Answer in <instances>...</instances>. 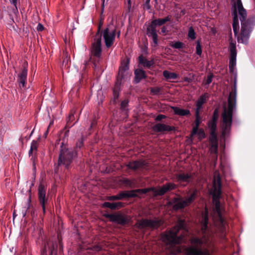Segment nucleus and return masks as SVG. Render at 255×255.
Here are the masks:
<instances>
[{
    "label": "nucleus",
    "mask_w": 255,
    "mask_h": 255,
    "mask_svg": "<svg viewBox=\"0 0 255 255\" xmlns=\"http://www.w3.org/2000/svg\"><path fill=\"white\" fill-rule=\"evenodd\" d=\"M237 102V85L234 82L232 91L230 93L228 99V108L224 107V112L222 114L223 119L222 133L226 134L230 130L233 122L234 111L236 108Z\"/></svg>",
    "instance_id": "nucleus-1"
},
{
    "label": "nucleus",
    "mask_w": 255,
    "mask_h": 255,
    "mask_svg": "<svg viewBox=\"0 0 255 255\" xmlns=\"http://www.w3.org/2000/svg\"><path fill=\"white\" fill-rule=\"evenodd\" d=\"M214 193L213 195V200L215 203V209L217 214L218 225L221 236L224 238L226 235V222L223 216L220 199L222 194L221 178L219 174L214 177Z\"/></svg>",
    "instance_id": "nucleus-2"
},
{
    "label": "nucleus",
    "mask_w": 255,
    "mask_h": 255,
    "mask_svg": "<svg viewBox=\"0 0 255 255\" xmlns=\"http://www.w3.org/2000/svg\"><path fill=\"white\" fill-rule=\"evenodd\" d=\"M239 7L240 9L241 29L240 35L237 37V40L239 43L247 44L251 33L255 25V18L252 17L246 19L247 16L246 10L244 8L243 5H241V4H239Z\"/></svg>",
    "instance_id": "nucleus-3"
},
{
    "label": "nucleus",
    "mask_w": 255,
    "mask_h": 255,
    "mask_svg": "<svg viewBox=\"0 0 255 255\" xmlns=\"http://www.w3.org/2000/svg\"><path fill=\"white\" fill-rule=\"evenodd\" d=\"M192 246L186 250L187 255H211L207 248L209 247V240L205 236L202 238L193 237L190 239Z\"/></svg>",
    "instance_id": "nucleus-4"
},
{
    "label": "nucleus",
    "mask_w": 255,
    "mask_h": 255,
    "mask_svg": "<svg viewBox=\"0 0 255 255\" xmlns=\"http://www.w3.org/2000/svg\"><path fill=\"white\" fill-rule=\"evenodd\" d=\"M186 228L185 221L181 219H178L174 227L163 235L164 240L171 246L181 244L184 240V236H178V234L180 230H186Z\"/></svg>",
    "instance_id": "nucleus-5"
},
{
    "label": "nucleus",
    "mask_w": 255,
    "mask_h": 255,
    "mask_svg": "<svg viewBox=\"0 0 255 255\" xmlns=\"http://www.w3.org/2000/svg\"><path fill=\"white\" fill-rule=\"evenodd\" d=\"M129 68V60H124L119 68V72L117 76L116 81L115 82L114 88L113 89L114 101L113 102L116 104L119 97L120 92L121 91V86L123 79H124L126 72Z\"/></svg>",
    "instance_id": "nucleus-6"
},
{
    "label": "nucleus",
    "mask_w": 255,
    "mask_h": 255,
    "mask_svg": "<svg viewBox=\"0 0 255 255\" xmlns=\"http://www.w3.org/2000/svg\"><path fill=\"white\" fill-rule=\"evenodd\" d=\"M76 155L77 152L73 149L62 147L59 155L58 165L54 168L55 172L57 173L58 166L62 164L65 165L66 169H68Z\"/></svg>",
    "instance_id": "nucleus-7"
},
{
    "label": "nucleus",
    "mask_w": 255,
    "mask_h": 255,
    "mask_svg": "<svg viewBox=\"0 0 255 255\" xmlns=\"http://www.w3.org/2000/svg\"><path fill=\"white\" fill-rule=\"evenodd\" d=\"M58 243L61 252L63 247L58 235L56 238L44 241L41 246L40 255H57Z\"/></svg>",
    "instance_id": "nucleus-8"
},
{
    "label": "nucleus",
    "mask_w": 255,
    "mask_h": 255,
    "mask_svg": "<svg viewBox=\"0 0 255 255\" xmlns=\"http://www.w3.org/2000/svg\"><path fill=\"white\" fill-rule=\"evenodd\" d=\"M163 224V221L158 218L155 217L154 219H142L138 220L135 224V227L139 230L149 228L156 229Z\"/></svg>",
    "instance_id": "nucleus-9"
},
{
    "label": "nucleus",
    "mask_w": 255,
    "mask_h": 255,
    "mask_svg": "<svg viewBox=\"0 0 255 255\" xmlns=\"http://www.w3.org/2000/svg\"><path fill=\"white\" fill-rule=\"evenodd\" d=\"M116 34V28L112 24L107 25V27L104 29L102 33L105 46L107 48L111 47L115 40Z\"/></svg>",
    "instance_id": "nucleus-10"
},
{
    "label": "nucleus",
    "mask_w": 255,
    "mask_h": 255,
    "mask_svg": "<svg viewBox=\"0 0 255 255\" xmlns=\"http://www.w3.org/2000/svg\"><path fill=\"white\" fill-rule=\"evenodd\" d=\"M105 217L109 219L110 221L123 226L128 224L130 221L128 216L121 212L114 214H106L105 215Z\"/></svg>",
    "instance_id": "nucleus-11"
},
{
    "label": "nucleus",
    "mask_w": 255,
    "mask_h": 255,
    "mask_svg": "<svg viewBox=\"0 0 255 255\" xmlns=\"http://www.w3.org/2000/svg\"><path fill=\"white\" fill-rule=\"evenodd\" d=\"M46 187L43 184L40 183L38 188V199L44 214L48 204V199L46 197Z\"/></svg>",
    "instance_id": "nucleus-12"
},
{
    "label": "nucleus",
    "mask_w": 255,
    "mask_h": 255,
    "mask_svg": "<svg viewBox=\"0 0 255 255\" xmlns=\"http://www.w3.org/2000/svg\"><path fill=\"white\" fill-rule=\"evenodd\" d=\"M128 169L133 171L148 170L149 164L145 160L142 159L132 160L126 164Z\"/></svg>",
    "instance_id": "nucleus-13"
},
{
    "label": "nucleus",
    "mask_w": 255,
    "mask_h": 255,
    "mask_svg": "<svg viewBox=\"0 0 255 255\" xmlns=\"http://www.w3.org/2000/svg\"><path fill=\"white\" fill-rule=\"evenodd\" d=\"M230 60L229 68L230 73H233L236 65L237 48L236 42H230L229 45Z\"/></svg>",
    "instance_id": "nucleus-14"
},
{
    "label": "nucleus",
    "mask_w": 255,
    "mask_h": 255,
    "mask_svg": "<svg viewBox=\"0 0 255 255\" xmlns=\"http://www.w3.org/2000/svg\"><path fill=\"white\" fill-rule=\"evenodd\" d=\"M169 204L172 206L173 210L175 211L183 210L188 206L185 200L180 196L173 198Z\"/></svg>",
    "instance_id": "nucleus-15"
},
{
    "label": "nucleus",
    "mask_w": 255,
    "mask_h": 255,
    "mask_svg": "<svg viewBox=\"0 0 255 255\" xmlns=\"http://www.w3.org/2000/svg\"><path fill=\"white\" fill-rule=\"evenodd\" d=\"M94 41L92 44L91 53L93 56L98 58H101L102 54V37L95 36Z\"/></svg>",
    "instance_id": "nucleus-16"
},
{
    "label": "nucleus",
    "mask_w": 255,
    "mask_h": 255,
    "mask_svg": "<svg viewBox=\"0 0 255 255\" xmlns=\"http://www.w3.org/2000/svg\"><path fill=\"white\" fill-rule=\"evenodd\" d=\"M176 188V185L173 183L168 182L164 184L161 187L156 188L154 187L153 191V195L155 197L164 195L167 192Z\"/></svg>",
    "instance_id": "nucleus-17"
},
{
    "label": "nucleus",
    "mask_w": 255,
    "mask_h": 255,
    "mask_svg": "<svg viewBox=\"0 0 255 255\" xmlns=\"http://www.w3.org/2000/svg\"><path fill=\"white\" fill-rule=\"evenodd\" d=\"M153 130L155 132H163L165 131H172L176 130V128L173 126L162 124H156L152 128Z\"/></svg>",
    "instance_id": "nucleus-18"
},
{
    "label": "nucleus",
    "mask_w": 255,
    "mask_h": 255,
    "mask_svg": "<svg viewBox=\"0 0 255 255\" xmlns=\"http://www.w3.org/2000/svg\"><path fill=\"white\" fill-rule=\"evenodd\" d=\"M27 68L24 67L21 71L18 74L17 82L20 88L25 87L27 81Z\"/></svg>",
    "instance_id": "nucleus-19"
},
{
    "label": "nucleus",
    "mask_w": 255,
    "mask_h": 255,
    "mask_svg": "<svg viewBox=\"0 0 255 255\" xmlns=\"http://www.w3.org/2000/svg\"><path fill=\"white\" fill-rule=\"evenodd\" d=\"M146 34L149 37H151L152 40V46L156 47L158 44V35L156 28H153L147 26L146 28Z\"/></svg>",
    "instance_id": "nucleus-20"
},
{
    "label": "nucleus",
    "mask_w": 255,
    "mask_h": 255,
    "mask_svg": "<svg viewBox=\"0 0 255 255\" xmlns=\"http://www.w3.org/2000/svg\"><path fill=\"white\" fill-rule=\"evenodd\" d=\"M241 4L243 5L241 0H237L236 1L234 2L233 5V12L232 15L233 16V22L239 23L238 13L240 15V9L239 5Z\"/></svg>",
    "instance_id": "nucleus-21"
},
{
    "label": "nucleus",
    "mask_w": 255,
    "mask_h": 255,
    "mask_svg": "<svg viewBox=\"0 0 255 255\" xmlns=\"http://www.w3.org/2000/svg\"><path fill=\"white\" fill-rule=\"evenodd\" d=\"M170 20L171 16L168 15L164 18H158L153 20L148 26L152 27L153 28H156L157 26H161L166 22L170 21Z\"/></svg>",
    "instance_id": "nucleus-22"
},
{
    "label": "nucleus",
    "mask_w": 255,
    "mask_h": 255,
    "mask_svg": "<svg viewBox=\"0 0 255 255\" xmlns=\"http://www.w3.org/2000/svg\"><path fill=\"white\" fill-rule=\"evenodd\" d=\"M134 79L133 82L135 84L139 83L141 80L147 78L145 72L142 69L138 68L134 70Z\"/></svg>",
    "instance_id": "nucleus-23"
},
{
    "label": "nucleus",
    "mask_w": 255,
    "mask_h": 255,
    "mask_svg": "<svg viewBox=\"0 0 255 255\" xmlns=\"http://www.w3.org/2000/svg\"><path fill=\"white\" fill-rule=\"evenodd\" d=\"M136 196L134 194H129L128 191H122L119 194L115 196H111L108 197V200L110 201L120 200L124 198H129L130 197Z\"/></svg>",
    "instance_id": "nucleus-24"
},
{
    "label": "nucleus",
    "mask_w": 255,
    "mask_h": 255,
    "mask_svg": "<svg viewBox=\"0 0 255 255\" xmlns=\"http://www.w3.org/2000/svg\"><path fill=\"white\" fill-rule=\"evenodd\" d=\"M153 190H154V187H152L146 188H144V189H135V190H130L128 192L129 194H134L135 195H136V196L130 197V198H136V197H139L138 194H145L149 192H153Z\"/></svg>",
    "instance_id": "nucleus-25"
},
{
    "label": "nucleus",
    "mask_w": 255,
    "mask_h": 255,
    "mask_svg": "<svg viewBox=\"0 0 255 255\" xmlns=\"http://www.w3.org/2000/svg\"><path fill=\"white\" fill-rule=\"evenodd\" d=\"M210 147V150L211 153L217 154L218 150V140L217 136L209 137V139Z\"/></svg>",
    "instance_id": "nucleus-26"
},
{
    "label": "nucleus",
    "mask_w": 255,
    "mask_h": 255,
    "mask_svg": "<svg viewBox=\"0 0 255 255\" xmlns=\"http://www.w3.org/2000/svg\"><path fill=\"white\" fill-rule=\"evenodd\" d=\"M209 98V96L207 93H205L200 96L196 103V111L200 112L203 105L206 102Z\"/></svg>",
    "instance_id": "nucleus-27"
},
{
    "label": "nucleus",
    "mask_w": 255,
    "mask_h": 255,
    "mask_svg": "<svg viewBox=\"0 0 255 255\" xmlns=\"http://www.w3.org/2000/svg\"><path fill=\"white\" fill-rule=\"evenodd\" d=\"M217 122L210 119L208 122L207 125L210 130V137L213 138L214 136H217L216 132Z\"/></svg>",
    "instance_id": "nucleus-28"
},
{
    "label": "nucleus",
    "mask_w": 255,
    "mask_h": 255,
    "mask_svg": "<svg viewBox=\"0 0 255 255\" xmlns=\"http://www.w3.org/2000/svg\"><path fill=\"white\" fill-rule=\"evenodd\" d=\"M138 60L139 64L142 65L144 68L149 69L154 64L153 59L151 60H148L142 55H140L138 57Z\"/></svg>",
    "instance_id": "nucleus-29"
},
{
    "label": "nucleus",
    "mask_w": 255,
    "mask_h": 255,
    "mask_svg": "<svg viewBox=\"0 0 255 255\" xmlns=\"http://www.w3.org/2000/svg\"><path fill=\"white\" fill-rule=\"evenodd\" d=\"M209 221L208 212L207 209L202 214V220L201 221V230L203 234H205L208 228Z\"/></svg>",
    "instance_id": "nucleus-30"
},
{
    "label": "nucleus",
    "mask_w": 255,
    "mask_h": 255,
    "mask_svg": "<svg viewBox=\"0 0 255 255\" xmlns=\"http://www.w3.org/2000/svg\"><path fill=\"white\" fill-rule=\"evenodd\" d=\"M176 178L178 182H185L189 183L192 178L191 174H185L184 173H180L175 175Z\"/></svg>",
    "instance_id": "nucleus-31"
},
{
    "label": "nucleus",
    "mask_w": 255,
    "mask_h": 255,
    "mask_svg": "<svg viewBox=\"0 0 255 255\" xmlns=\"http://www.w3.org/2000/svg\"><path fill=\"white\" fill-rule=\"evenodd\" d=\"M124 205V203L121 202L113 203L105 202L103 204V207L104 208H109L111 210H116L122 208Z\"/></svg>",
    "instance_id": "nucleus-32"
},
{
    "label": "nucleus",
    "mask_w": 255,
    "mask_h": 255,
    "mask_svg": "<svg viewBox=\"0 0 255 255\" xmlns=\"http://www.w3.org/2000/svg\"><path fill=\"white\" fill-rule=\"evenodd\" d=\"M201 122L202 118L200 116V112L195 111V126L193 128L192 131L191 133V136H193L194 134L197 132Z\"/></svg>",
    "instance_id": "nucleus-33"
},
{
    "label": "nucleus",
    "mask_w": 255,
    "mask_h": 255,
    "mask_svg": "<svg viewBox=\"0 0 255 255\" xmlns=\"http://www.w3.org/2000/svg\"><path fill=\"white\" fill-rule=\"evenodd\" d=\"M121 184L124 185L126 187L130 188H135L136 186V180L135 179H129L124 178L120 180Z\"/></svg>",
    "instance_id": "nucleus-34"
},
{
    "label": "nucleus",
    "mask_w": 255,
    "mask_h": 255,
    "mask_svg": "<svg viewBox=\"0 0 255 255\" xmlns=\"http://www.w3.org/2000/svg\"><path fill=\"white\" fill-rule=\"evenodd\" d=\"M172 110L174 114L180 116H189L190 115V112L187 109H182L177 107H172Z\"/></svg>",
    "instance_id": "nucleus-35"
},
{
    "label": "nucleus",
    "mask_w": 255,
    "mask_h": 255,
    "mask_svg": "<svg viewBox=\"0 0 255 255\" xmlns=\"http://www.w3.org/2000/svg\"><path fill=\"white\" fill-rule=\"evenodd\" d=\"M197 197V190L195 189L190 195V196L186 198L185 200L186 202H187V204L188 206H190L191 204H192L195 200L196 199Z\"/></svg>",
    "instance_id": "nucleus-36"
},
{
    "label": "nucleus",
    "mask_w": 255,
    "mask_h": 255,
    "mask_svg": "<svg viewBox=\"0 0 255 255\" xmlns=\"http://www.w3.org/2000/svg\"><path fill=\"white\" fill-rule=\"evenodd\" d=\"M163 76L166 79H173L176 80L178 78V75L174 72H170L167 70H165L163 72Z\"/></svg>",
    "instance_id": "nucleus-37"
},
{
    "label": "nucleus",
    "mask_w": 255,
    "mask_h": 255,
    "mask_svg": "<svg viewBox=\"0 0 255 255\" xmlns=\"http://www.w3.org/2000/svg\"><path fill=\"white\" fill-rule=\"evenodd\" d=\"M37 147H38L37 141L36 140H32V141L31 143L30 148V150L28 152V154H29V156H33V151H36L37 150Z\"/></svg>",
    "instance_id": "nucleus-38"
},
{
    "label": "nucleus",
    "mask_w": 255,
    "mask_h": 255,
    "mask_svg": "<svg viewBox=\"0 0 255 255\" xmlns=\"http://www.w3.org/2000/svg\"><path fill=\"white\" fill-rule=\"evenodd\" d=\"M170 46L173 48L180 49L184 47V44L180 41L171 42Z\"/></svg>",
    "instance_id": "nucleus-39"
},
{
    "label": "nucleus",
    "mask_w": 255,
    "mask_h": 255,
    "mask_svg": "<svg viewBox=\"0 0 255 255\" xmlns=\"http://www.w3.org/2000/svg\"><path fill=\"white\" fill-rule=\"evenodd\" d=\"M128 102L129 101L128 99H125L121 102L120 108L123 112H127V107L128 105Z\"/></svg>",
    "instance_id": "nucleus-40"
},
{
    "label": "nucleus",
    "mask_w": 255,
    "mask_h": 255,
    "mask_svg": "<svg viewBox=\"0 0 255 255\" xmlns=\"http://www.w3.org/2000/svg\"><path fill=\"white\" fill-rule=\"evenodd\" d=\"M196 53L198 55L200 56L202 53V46L200 43V41L199 40H198L196 41Z\"/></svg>",
    "instance_id": "nucleus-41"
},
{
    "label": "nucleus",
    "mask_w": 255,
    "mask_h": 255,
    "mask_svg": "<svg viewBox=\"0 0 255 255\" xmlns=\"http://www.w3.org/2000/svg\"><path fill=\"white\" fill-rule=\"evenodd\" d=\"M188 36L192 40H194L196 38V33L192 26L189 28Z\"/></svg>",
    "instance_id": "nucleus-42"
},
{
    "label": "nucleus",
    "mask_w": 255,
    "mask_h": 255,
    "mask_svg": "<svg viewBox=\"0 0 255 255\" xmlns=\"http://www.w3.org/2000/svg\"><path fill=\"white\" fill-rule=\"evenodd\" d=\"M195 134H198L199 135V138L201 140L204 138H205L206 135L205 133L203 128H199L198 129V131L193 135Z\"/></svg>",
    "instance_id": "nucleus-43"
},
{
    "label": "nucleus",
    "mask_w": 255,
    "mask_h": 255,
    "mask_svg": "<svg viewBox=\"0 0 255 255\" xmlns=\"http://www.w3.org/2000/svg\"><path fill=\"white\" fill-rule=\"evenodd\" d=\"M219 117V110L218 108H216L213 112L211 120L218 121Z\"/></svg>",
    "instance_id": "nucleus-44"
},
{
    "label": "nucleus",
    "mask_w": 255,
    "mask_h": 255,
    "mask_svg": "<svg viewBox=\"0 0 255 255\" xmlns=\"http://www.w3.org/2000/svg\"><path fill=\"white\" fill-rule=\"evenodd\" d=\"M83 145V138H81L80 139H79L76 143L75 148L74 149V150H75L76 152L77 153L78 148H81V147H82Z\"/></svg>",
    "instance_id": "nucleus-45"
},
{
    "label": "nucleus",
    "mask_w": 255,
    "mask_h": 255,
    "mask_svg": "<svg viewBox=\"0 0 255 255\" xmlns=\"http://www.w3.org/2000/svg\"><path fill=\"white\" fill-rule=\"evenodd\" d=\"M233 29L235 35L236 36L239 29V23L233 22Z\"/></svg>",
    "instance_id": "nucleus-46"
},
{
    "label": "nucleus",
    "mask_w": 255,
    "mask_h": 255,
    "mask_svg": "<svg viewBox=\"0 0 255 255\" xmlns=\"http://www.w3.org/2000/svg\"><path fill=\"white\" fill-rule=\"evenodd\" d=\"M102 25H103V22L100 21V22L98 25V30L95 35V36H101L102 37V33L103 31V30H102V29H101Z\"/></svg>",
    "instance_id": "nucleus-47"
},
{
    "label": "nucleus",
    "mask_w": 255,
    "mask_h": 255,
    "mask_svg": "<svg viewBox=\"0 0 255 255\" xmlns=\"http://www.w3.org/2000/svg\"><path fill=\"white\" fill-rule=\"evenodd\" d=\"M161 88L158 87H153L150 89V92L153 95H158L160 93Z\"/></svg>",
    "instance_id": "nucleus-48"
},
{
    "label": "nucleus",
    "mask_w": 255,
    "mask_h": 255,
    "mask_svg": "<svg viewBox=\"0 0 255 255\" xmlns=\"http://www.w3.org/2000/svg\"><path fill=\"white\" fill-rule=\"evenodd\" d=\"M213 77V75L212 74H210L207 76V78L206 79L205 84L209 85L212 81V78Z\"/></svg>",
    "instance_id": "nucleus-49"
},
{
    "label": "nucleus",
    "mask_w": 255,
    "mask_h": 255,
    "mask_svg": "<svg viewBox=\"0 0 255 255\" xmlns=\"http://www.w3.org/2000/svg\"><path fill=\"white\" fill-rule=\"evenodd\" d=\"M166 118V116L164 115L159 114L156 116L155 119V121L156 122H160L163 119Z\"/></svg>",
    "instance_id": "nucleus-50"
},
{
    "label": "nucleus",
    "mask_w": 255,
    "mask_h": 255,
    "mask_svg": "<svg viewBox=\"0 0 255 255\" xmlns=\"http://www.w3.org/2000/svg\"><path fill=\"white\" fill-rule=\"evenodd\" d=\"M92 250L95 252H99L102 250V247L99 245H95L92 248Z\"/></svg>",
    "instance_id": "nucleus-51"
},
{
    "label": "nucleus",
    "mask_w": 255,
    "mask_h": 255,
    "mask_svg": "<svg viewBox=\"0 0 255 255\" xmlns=\"http://www.w3.org/2000/svg\"><path fill=\"white\" fill-rule=\"evenodd\" d=\"M97 124V121L96 120H93L91 122L89 130H91L93 128L95 127Z\"/></svg>",
    "instance_id": "nucleus-52"
},
{
    "label": "nucleus",
    "mask_w": 255,
    "mask_h": 255,
    "mask_svg": "<svg viewBox=\"0 0 255 255\" xmlns=\"http://www.w3.org/2000/svg\"><path fill=\"white\" fill-rule=\"evenodd\" d=\"M168 32L169 30H167V27L165 26H163L161 28V33H162L163 35H166Z\"/></svg>",
    "instance_id": "nucleus-53"
},
{
    "label": "nucleus",
    "mask_w": 255,
    "mask_h": 255,
    "mask_svg": "<svg viewBox=\"0 0 255 255\" xmlns=\"http://www.w3.org/2000/svg\"><path fill=\"white\" fill-rule=\"evenodd\" d=\"M149 2H150V0H146L145 3L144 4V7H145V8H146L147 9H150L151 8L150 5L149 4Z\"/></svg>",
    "instance_id": "nucleus-54"
},
{
    "label": "nucleus",
    "mask_w": 255,
    "mask_h": 255,
    "mask_svg": "<svg viewBox=\"0 0 255 255\" xmlns=\"http://www.w3.org/2000/svg\"><path fill=\"white\" fill-rule=\"evenodd\" d=\"M74 119V114L71 113L67 119V121L71 122Z\"/></svg>",
    "instance_id": "nucleus-55"
},
{
    "label": "nucleus",
    "mask_w": 255,
    "mask_h": 255,
    "mask_svg": "<svg viewBox=\"0 0 255 255\" xmlns=\"http://www.w3.org/2000/svg\"><path fill=\"white\" fill-rule=\"evenodd\" d=\"M10 1L11 3L14 6L16 10H17V0H10Z\"/></svg>",
    "instance_id": "nucleus-56"
},
{
    "label": "nucleus",
    "mask_w": 255,
    "mask_h": 255,
    "mask_svg": "<svg viewBox=\"0 0 255 255\" xmlns=\"http://www.w3.org/2000/svg\"><path fill=\"white\" fill-rule=\"evenodd\" d=\"M37 29V30L41 31L44 29V27L41 24L39 23L38 24Z\"/></svg>",
    "instance_id": "nucleus-57"
},
{
    "label": "nucleus",
    "mask_w": 255,
    "mask_h": 255,
    "mask_svg": "<svg viewBox=\"0 0 255 255\" xmlns=\"http://www.w3.org/2000/svg\"><path fill=\"white\" fill-rule=\"evenodd\" d=\"M74 124H71V122L67 121V123L65 126V128H69L72 127Z\"/></svg>",
    "instance_id": "nucleus-58"
},
{
    "label": "nucleus",
    "mask_w": 255,
    "mask_h": 255,
    "mask_svg": "<svg viewBox=\"0 0 255 255\" xmlns=\"http://www.w3.org/2000/svg\"><path fill=\"white\" fill-rule=\"evenodd\" d=\"M184 81L191 83L192 81V79L190 78L185 77L184 78Z\"/></svg>",
    "instance_id": "nucleus-59"
},
{
    "label": "nucleus",
    "mask_w": 255,
    "mask_h": 255,
    "mask_svg": "<svg viewBox=\"0 0 255 255\" xmlns=\"http://www.w3.org/2000/svg\"><path fill=\"white\" fill-rule=\"evenodd\" d=\"M28 204L29 205H28V207L27 210L30 209V206H31V205L30 204V202H31V196L30 195L29 196V197L28 198Z\"/></svg>",
    "instance_id": "nucleus-60"
},
{
    "label": "nucleus",
    "mask_w": 255,
    "mask_h": 255,
    "mask_svg": "<svg viewBox=\"0 0 255 255\" xmlns=\"http://www.w3.org/2000/svg\"><path fill=\"white\" fill-rule=\"evenodd\" d=\"M120 33H121V32H120V31H119L117 32V37H118V38H119V37H120Z\"/></svg>",
    "instance_id": "nucleus-61"
},
{
    "label": "nucleus",
    "mask_w": 255,
    "mask_h": 255,
    "mask_svg": "<svg viewBox=\"0 0 255 255\" xmlns=\"http://www.w3.org/2000/svg\"><path fill=\"white\" fill-rule=\"evenodd\" d=\"M48 129L47 130V131L45 132V133L44 134V135H45V137H46V135L48 134Z\"/></svg>",
    "instance_id": "nucleus-62"
},
{
    "label": "nucleus",
    "mask_w": 255,
    "mask_h": 255,
    "mask_svg": "<svg viewBox=\"0 0 255 255\" xmlns=\"http://www.w3.org/2000/svg\"><path fill=\"white\" fill-rule=\"evenodd\" d=\"M53 121H52V122H50V124H49V125L48 128H49V127H50L52 124H53Z\"/></svg>",
    "instance_id": "nucleus-63"
},
{
    "label": "nucleus",
    "mask_w": 255,
    "mask_h": 255,
    "mask_svg": "<svg viewBox=\"0 0 255 255\" xmlns=\"http://www.w3.org/2000/svg\"><path fill=\"white\" fill-rule=\"evenodd\" d=\"M68 132H69V130H67V131H66L65 133V135H67Z\"/></svg>",
    "instance_id": "nucleus-64"
}]
</instances>
